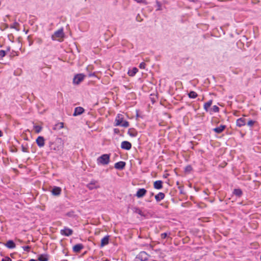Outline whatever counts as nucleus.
Wrapping results in <instances>:
<instances>
[{
	"mask_svg": "<svg viewBox=\"0 0 261 261\" xmlns=\"http://www.w3.org/2000/svg\"><path fill=\"white\" fill-rule=\"evenodd\" d=\"M155 97H156V95L154 94H151L150 95V98L152 103H154L156 101V98H155Z\"/></svg>",
	"mask_w": 261,
	"mask_h": 261,
	"instance_id": "nucleus-33",
	"label": "nucleus"
},
{
	"mask_svg": "<svg viewBox=\"0 0 261 261\" xmlns=\"http://www.w3.org/2000/svg\"><path fill=\"white\" fill-rule=\"evenodd\" d=\"M33 127L36 134H39L42 129V127L40 125H34Z\"/></svg>",
	"mask_w": 261,
	"mask_h": 261,
	"instance_id": "nucleus-31",
	"label": "nucleus"
},
{
	"mask_svg": "<svg viewBox=\"0 0 261 261\" xmlns=\"http://www.w3.org/2000/svg\"><path fill=\"white\" fill-rule=\"evenodd\" d=\"M3 135V133L2 130H0V137H2Z\"/></svg>",
	"mask_w": 261,
	"mask_h": 261,
	"instance_id": "nucleus-49",
	"label": "nucleus"
},
{
	"mask_svg": "<svg viewBox=\"0 0 261 261\" xmlns=\"http://www.w3.org/2000/svg\"><path fill=\"white\" fill-rule=\"evenodd\" d=\"M32 44H33L32 42H30V44H29L30 45H31Z\"/></svg>",
	"mask_w": 261,
	"mask_h": 261,
	"instance_id": "nucleus-53",
	"label": "nucleus"
},
{
	"mask_svg": "<svg viewBox=\"0 0 261 261\" xmlns=\"http://www.w3.org/2000/svg\"><path fill=\"white\" fill-rule=\"evenodd\" d=\"M233 194L238 197H240L243 195V192L241 189H235L233 191Z\"/></svg>",
	"mask_w": 261,
	"mask_h": 261,
	"instance_id": "nucleus-26",
	"label": "nucleus"
},
{
	"mask_svg": "<svg viewBox=\"0 0 261 261\" xmlns=\"http://www.w3.org/2000/svg\"><path fill=\"white\" fill-rule=\"evenodd\" d=\"M85 112V109L81 107H77L74 109L73 114V116H76L82 114Z\"/></svg>",
	"mask_w": 261,
	"mask_h": 261,
	"instance_id": "nucleus-13",
	"label": "nucleus"
},
{
	"mask_svg": "<svg viewBox=\"0 0 261 261\" xmlns=\"http://www.w3.org/2000/svg\"><path fill=\"white\" fill-rule=\"evenodd\" d=\"M137 117H138L139 116V115L138 113H137V115H136Z\"/></svg>",
	"mask_w": 261,
	"mask_h": 261,
	"instance_id": "nucleus-57",
	"label": "nucleus"
},
{
	"mask_svg": "<svg viewBox=\"0 0 261 261\" xmlns=\"http://www.w3.org/2000/svg\"><path fill=\"white\" fill-rule=\"evenodd\" d=\"M64 36V33L63 32V29L62 28L59 29L56 31L54 35H52L53 40H54V37L62 38Z\"/></svg>",
	"mask_w": 261,
	"mask_h": 261,
	"instance_id": "nucleus-10",
	"label": "nucleus"
},
{
	"mask_svg": "<svg viewBox=\"0 0 261 261\" xmlns=\"http://www.w3.org/2000/svg\"><path fill=\"white\" fill-rule=\"evenodd\" d=\"M60 233L62 236H64L66 237H69L72 234L73 230L70 228L65 227L63 229L61 230Z\"/></svg>",
	"mask_w": 261,
	"mask_h": 261,
	"instance_id": "nucleus-6",
	"label": "nucleus"
},
{
	"mask_svg": "<svg viewBox=\"0 0 261 261\" xmlns=\"http://www.w3.org/2000/svg\"><path fill=\"white\" fill-rule=\"evenodd\" d=\"M49 255L48 254H41L38 257L39 261H48Z\"/></svg>",
	"mask_w": 261,
	"mask_h": 261,
	"instance_id": "nucleus-20",
	"label": "nucleus"
},
{
	"mask_svg": "<svg viewBox=\"0 0 261 261\" xmlns=\"http://www.w3.org/2000/svg\"><path fill=\"white\" fill-rule=\"evenodd\" d=\"M168 236V233L167 232H164L161 234V238L163 239H166Z\"/></svg>",
	"mask_w": 261,
	"mask_h": 261,
	"instance_id": "nucleus-42",
	"label": "nucleus"
},
{
	"mask_svg": "<svg viewBox=\"0 0 261 261\" xmlns=\"http://www.w3.org/2000/svg\"><path fill=\"white\" fill-rule=\"evenodd\" d=\"M61 188L59 187H54L51 190V194L54 196H59L61 193Z\"/></svg>",
	"mask_w": 261,
	"mask_h": 261,
	"instance_id": "nucleus-16",
	"label": "nucleus"
},
{
	"mask_svg": "<svg viewBox=\"0 0 261 261\" xmlns=\"http://www.w3.org/2000/svg\"><path fill=\"white\" fill-rule=\"evenodd\" d=\"M83 248H84V246L83 244H77L73 246L72 250L74 252L79 253Z\"/></svg>",
	"mask_w": 261,
	"mask_h": 261,
	"instance_id": "nucleus-18",
	"label": "nucleus"
},
{
	"mask_svg": "<svg viewBox=\"0 0 261 261\" xmlns=\"http://www.w3.org/2000/svg\"><path fill=\"white\" fill-rule=\"evenodd\" d=\"M19 25V23H18V22H14V23H13L12 25H11V26H10V28H11V29H15V30H17V31H18L19 30H18V29H17V28H16V27H15L16 25Z\"/></svg>",
	"mask_w": 261,
	"mask_h": 261,
	"instance_id": "nucleus-39",
	"label": "nucleus"
},
{
	"mask_svg": "<svg viewBox=\"0 0 261 261\" xmlns=\"http://www.w3.org/2000/svg\"><path fill=\"white\" fill-rule=\"evenodd\" d=\"M97 183V181L95 180H92L90 183L87 184V187L90 190H92L93 189H96L99 188V186L96 185Z\"/></svg>",
	"mask_w": 261,
	"mask_h": 261,
	"instance_id": "nucleus-8",
	"label": "nucleus"
},
{
	"mask_svg": "<svg viewBox=\"0 0 261 261\" xmlns=\"http://www.w3.org/2000/svg\"><path fill=\"white\" fill-rule=\"evenodd\" d=\"M64 126L63 122H60L56 124L53 127V129L54 130H59L62 128Z\"/></svg>",
	"mask_w": 261,
	"mask_h": 261,
	"instance_id": "nucleus-28",
	"label": "nucleus"
},
{
	"mask_svg": "<svg viewBox=\"0 0 261 261\" xmlns=\"http://www.w3.org/2000/svg\"><path fill=\"white\" fill-rule=\"evenodd\" d=\"M127 134L132 137H135L138 135V132L134 128H130L127 131Z\"/></svg>",
	"mask_w": 261,
	"mask_h": 261,
	"instance_id": "nucleus-21",
	"label": "nucleus"
},
{
	"mask_svg": "<svg viewBox=\"0 0 261 261\" xmlns=\"http://www.w3.org/2000/svg\"><path fill=\"white\" fill-rule=\"evenodd\" d=\"M0 255H1V256H4V254L2 253V252H1V253H0Z\"/></svg>",
	"mask_w": 261,
	"mask_h": 261,
	"instance_id": "nucleus-54",
	"label": "nucleus"
},
{
	"mask_svg": "<svg viewBox=\"0 0 261 261\" xmlns=\"http://www.w3.org/2000/svg\"><path fill=\"white\" fill-rule=\"evenodd\" d=\"M104 261H110V260L108 259H106Z\"/></svg>",
	"mask_w": 261,
	"mask_h": 261,
	"instance_id": "nucleus-56",
	"label": "nucleus"
},
{
	"mask_svg": "<svg viewBox=\"0 0 261 261\" xmlns=\"http://www.w3.org/2000/svg\"><path fill=\"white\" fill-rule=\"evenodd\" d=\"M85 75L83 73H78L75 74L73 79V83L75 85L80 84L84 79Z\"/></svg>",
	"mask_w": 261,
	"mask_h": 261,
	"instance_id": "nucleus-5",
	"label": "nucleus"
},
{
	"mask_svg": "<svg viewBox=\"0 0 261 261\" xmlns=\"http://www.w3.org/2000/svg\"><path fill=\"white\" fill-rule=\"evenodd\" d=\"M29 261H38V260L36 259L32 258V259H30Z\"/></svg>",
	"mask_w": 261,
	"mask_h": 261,
	"instance_id": "nucleus-51",
	"label": "nucleus"
},
{
	"mask_svg": "<svg viewBox=\"0 0 261 261\" xmlns=\"http://www.w3.org/2000/svg\"><path fill=\"white\" fill-rule=\"evenodd\" d=\"M110 236L107 235L101 239L100 241V247L102 248L108 245L109 243Z\"/></svg>",
	"mask_w": 261,
	"mask_h": 261,
	"instance_id": "nucleus-14",
	"label": "nucleus"
},
{
	"mask_svg": "<svg viewBox=\"0 0 261 261\" xmlns=\"http://www.w3.org/2000/svg\"><path fill=\"white\" fill-rule=\"evenodd\" d=\"M256 122L255 121L253 120H249L247 122V125L250 127L252 126Z\"/></svg>",
	"mask_w": 261,
	"mask_h": 261,
	"instance_id": "nucleus-37",
	"label": "nucleus"
},
{
	"mask_svg": "<svg viewBox=\"0 0 261 261\" xmlns=\"http://www.w3.org/2000/svg\"><path fill=\"white\" fill-rule=\"evenodd\" d=\"M120 136H123V135H122V134H120Z\"/></svg>",
	"mask_w": 261,
	"mask_h": 261,
	"instance_id": "nucleus-58",
	"label": "nucleus"
},
{
	"mask_svg": "<svg viewBox=\"0 0 261 261\" xmlns=\"http://www.w3.org/2000/svg\"><path fill=\"white\" fill-rule=\"evenodd\" d=\"M92 76H95V73H89V77H91Z\"/></svg>",
	"mask_w": 261,
	"mask_h": 261,
	"instance_id": "nucleus-47",
	"label": "nucleus"
},
{
	"mask_svg": "<svg viewBox=\"0 0 261 261\" xmlns=\"http://www.w3.org/2000/svg\"><path fill=\"white\" fill-rule=\"evenodd\" d=\"M45 139L42 136H38L36 140V143L40 148L44 146Z\"/></svg>",
	"mask_w": 261,
	"mask_h": 261,
	"instance_id": "nucleus-12",
	"label": "nucleus"
},
{
	"mask_svg": "<svg viewBox=\"0 0 261 261\" xmlns=\"http://www.w3.org/2000/svg\"><path fill=\"white\" fill-rule=\"evenodd\" d=\"M74 211H70V212H69L65 214V215H66V216L69 217H73L74 216Z\"/></svg>",
	"mask_w": 261,
	"mask_h": 261,
	"instance_id": "nucleus-36",
	"label": "nucleus"
},
{
	"mask_svg": "<svg viewBox=\"0 0 261 261\" xmlns=\"http://www.w3.org/2000/svg\"><path fill=\"white\" fill-rule=\"evenodd\" d=\"M148 256L146 252L141 251L136 256L135 261H146L148 259Z\"/></svg>",
	"mask_w": 261,
	"mask_h": 261,
	"instance_id": "nucleus-4",
	"label": "nucleus"
},
{
	"mask_svg": "<svg viewBox=\"0 0 261 261\" xmlns=\"http://www.w3.org/2000/svg\"><path fill=\"white\" fill-rule=\"evenodd\" d=\"M134 212L138 214L141 216L146 217V215L142 212V211L139 208L135 207L133 209Z\"/></svg>",
	"mask_w": 261,
	"mask_h": 261,
	"instance_id": "nucleus-27",
	"label": "nucleus"
},
{
	"mask_svg": "<svg viewBox=\"0 0 261 261\" xmlns=\"http://www.w3.org/2000/svg\"><path fill=\"white\" fill-rule=\"evenodd\" d=\"M212 103H213L212 99H211L209 101H208L207 102L204 103V104L203 105V108L206 112H209L210 109V107L212 106Z\"/></svg>",
	"mask_w": 261,
	"mask_h": 261,
	"instance_id": "nucleus-23",
	"label": "nucleus"
},
{
	"mask_svg": "<svg viewBox=\"0 0 261 261\" xmlns=\"http://www.w3.org/2000/svg\"><path fill=\"white\" fill-rule=\"evenodd\" d=\"M22 247V248H23L24 251H27L28 252L30 251L31 246H23Z\"/></svg>",
	"mask_w": 261,
	"mask_h": 261,
	"instance_id": "nucleus-38",
	"label": "nucleus"
},
{
	"mask_svg": "<svg viewBox=\"0 0 261 261\" xmlns=\"http://www.w3.org/2000/svg\"><path fill=\"white\" fill-rule=\"evenodd\" d=\"M138 71V69L136 67H133L132 69L128 70L127 74L130 76H134Z\"/></svg>",
	"mask_w": 261,
	"mask_h": 261,
	"instance_id": "nucleus-25",
	"label": "nucleus"
},
{
	"mask_svg": "<svg viewBox=\"0 0 261 261\" xmlns=\"http://www.w3.org/2000/svg\"><path fill=\"white\" fill-rule=\"evenodd\" d=\"M18 51H15L14 50H12L10 53V57L11 58H12V57H14L15 56H18Z\"/></svg>",
	"mask_w": 261,
	"mask_h": 261,
	"instance_id": "nucleus-35",
	"label": "nucleus"
},
{
	"mask_svg": "<svg viewBox=\"0 0 261 261\" xmlns=\"http://www.w3.org/2000/svg\"><path fill=\"white\" fill-rule=\"evenodd\" d=\"M110 154H103L98 157L97 159V162L98 165H108L110 161Z\"/></svg>",
	"mask_w": 261,
	"mask_h": 261,
	"instance_id": "nucleus-3",
	"label": "nucleus"
},
{
	"mask_svg": "<svg viewBox=\"0 0 261 261\" xmlns=\"http://www.w3.org/2000/svg\"><path fill=\"white\" fill-rule=\"evenodd\" d=\"M146 64L142 62L139 64V68L141 69H144L145 68Z\"/></svg>",
	"mask_w": 261,
	"mask_h": 261,
	"instance_id": "nucleus-41",
	"label": "nucleus"
},
{
	"mask_svg": "<svg viewBox=\"0 0 261 261\" xmlns=\"http://www.w3.org/2000/svg\"><path fill=\"white\" fill-rule=\"evenodd\" d=\"M5 245L6 247H7L9 249H13L16 247V244L15 242L12 240H8L5 244Z\"/></svg>",
	"mask_w": 261,
	"mask_h": 261,
	"instance_id": "nucleus-19",
	"label": "nucleus"
},
{
	"mask_svg": "<svg viewBox=\"0 0 261 261\" xmlns=\"http://www.w3.org/2000/svg\"><path fill=\"white\" fill-rule=\"evenodd\" d=\"M21 150H22V151H23L24 152H28V149L27 148H25L23 146V145H21Z\"/></svg>",
	"mask_w": 261,
	"mask_h": 261,
	"instance_id": "nucleus-43",
	"label": "nucleus"
},
{
	"mask_svg": "<svg viewBox=\"0 0 261 261\" xmlns=\"http://www.w3.org/2000/svg\"><path fill=\"white\" fill-rule=\"evenodd\" d=\"M193 170V168L191 166V165H187L185 168V172L186 173H190V172Z\"/></svg>",
	"mask_w": 261,
	"mask_h": 261,
	"instance_id": "nucleus-32",
	"label": "nucleus"
},
{
	"mask_svg": "<svg viewBox=\"0 0 261 261\" xmlns=\"http://www.w3.org/2000/svg\"><path fill=\"white\" fill-rule=\"evenodd\" d=\"M156 3L157 6L159 7V8L158 9V10H160V7L161 6V3L158 1H156Z\"/></svg>",
	"mask_w": 261,
	"mask_h": 261,
	"instance_id": "nucleus-46",
	"label": "nucleus"
},
{
	"mask_svg": "<svg viewBox=\"0 0 261 261\" xmlns=\"http://www.w3.org/2000/svg\"><path fill=\"white\" fill-rule=\"evenodd\" d=\"M126 163L123 161H120L114 164V168L117 170H122L124 169Z\"/></svg>",
	"mask_w": 261,
	"mask_h": 261,
	"instance_id": "nucleus-11",
	"label": "nucleus"
},
{
	"mask_svg": "<svg viewBox=\"0 0 261 261\" xmlns=\"http://www.w3.org/2000/svg\"><path fill=\"white\" fill-rule=\"evenodd\" d=\"M10 49H11L10 46H8V47H7V49H6V52H7V51H10Z\"/></svg>",
	"mask_w": 261,
	"mask_h": 261,
	"instance_id": "nucleus-48",
	"label": "nucleus"
},
{
	"mask_svg": "<svg viewBox=\"0 0 261 261\" xmlns=\"http://www.w3.org/2000/svg\"><path fill=\"white\" fill-rule=\"evenodd\" d=\"M63 144L61 138H57L55 141L49 142V147L50 150L57 151L62 149Z\"/></svg>",
	"mask_w": 261,
	"mask_h": 261,
	"instance_id": "nucleus-2",
	"label": "nucleus"
},
{
	"mask_svg": "<svg viewBox=\"0 0 261 261\" xmlns=\"http://www.w3.org/2000/svg\"><path fill=\"white\" fill-rule=\"evenodd\" d=\"M178 188L180 190V194H185V192L184 191V186H179L178 187Z\"/></svg>",
	"mask_w": 261,
	"mask_h": 261,
	"instance_id": "nucleus-40",
	"label": "nucleus"
},
{
	"mask_svg": "<svg viewBox=\"0 0 261 261\" xmlns=\"http://www.w3.org/2000/svg\"><path fill=\"white\" fill-rule=\"evenodd\" d=\"M15 254V253H11L10 254V256L13 258L14 257V255Z\"/></svg>",
	"mask_w": 261,
	"mask_h": 261,
	"instance_id": "nucleus-50",
	"label": "nucleus"
},
{
	"mask_svg": "<svg viewBox=\"0 0 261 261\" xmlns=\"http://www.w3.org/2000/svg\"><path fill=\"white\" fill-rule=\"evenodd\" d=\"M163 182L162 180H158L153 182V188L157 190H160L163 188Z\"/></svg>",
	"mask_w": 261,
	"mask_h": 261,
	"instance_id": "nucleus-17",
	"label": "nucleus"
},
{
	"mask_svg": "<svg viewBox=\"0 0 261 261\" xmlns=\"http://www.w3.org/2000/svg\"><path fill=\"white\" fill-rule=\"evenodd\" d=\"M114 126L128 127L129 126V122L124 119L123 115L118 114L115 118Z\"/></svg>",
	"mask_w": 261,
	"mask_h": 261,
	"instance_id": "nucleus-1",
	"label": "nucleus"
},
{
	"mask_svg": "<svg viewBox=\"0 0 261 261\" xmlns=\"http://www.w3.org/2000/svg\"><path fill=\"white\" fill-rule=\"evenodd\" d=\"M6 55V51L0 50V60Z\"/></svg>",
	"mask_w": 261,
	"mask_h": 261,
	"instance_id": "nucleus-34",
	"label": "nucleus"
},
{
	"mask_svg": "<svg viewBox=\"0 0 261 261\" xmlns=\"http://www.w3.org/2000/svg\"><path fill=\"white\" fill-rule=\"evenodd\" d=\"M147 192V190L144 188L139 189L135 196L138 198H142L146 195Z\"/></svg>",
	"mask_w": 261,
	"mask_h": 261,
	"instance_id": "nucleus-9",
	"label": "nucleus"
},
{
	"mask_svg": "<svg viewBox=\"0 0 261 261\" xmlns=\"http://www.w3.org/2000/svg\"><path fill=\"white\" fill-rule=\"evenodd\" d=\"M176 184H177V185H178L179 184V182L177 181L176 182Z\"/></svg>",
	"mask_w": 261,
	"mask_h": 261,
	"instance_id": "nucleus-55",
	"label": "nucleus"
},
{
	"mask_svg": "<svg viewBox=\"0 0 261 261\" xmlns=\"http://www.w3.org/2000/svg\"><path fill=\"white\" fill-rule=\"evenodd\" d=\"M132 147L131 143L127 141H123L121 142V148L122 149L129 150Z\"/></svg>",
	"mask_w": 261,
	"mask_h": 261,
	"instance_id": "nucleus-7",
	"label": "nucleus"
},
{
	"mask_svg": "<svg viewBox=\"0 0 261 261\" xmlns=\"http://www.w3.org/2000/svg\"><path fill=\"white\" fill-rule=\"evenodd\" d=\"M114 133L115 134H119L120 130L118 128H115L114 129Z\"/></svg>",
	"mask_w": 261,
	"mask_h": 261,
	"instance_id": "nucleus-45",
	"label": "nucleus"
},
{
	"mask_svg": "<svg viewBox=\"0 0 261 261\" xmlns=\"http://www.w3.org/2000/svg\"><path fill=\"white\" fill-rule=\"evenodd\" d=\"M246 124V119L244 118H240L237 120L236 125L239 127L244 126Z\"/></svg>",
	"mask_w": 261,
	"mask_h": 261,
	"instance_id": "nucleus-22",
	"label": "nucleus"
},
{
	"mask_svg": "<svg viewBox=\"0 0 261 261\" xmlns=\"http://www.w3.org/2000/svg\"><path fill=\"white\" fill-rule=\"evenodd\" d=\"M198 94L196 92L193 91H191L188 93V96L190 98H195L197 97Z\"/></svg>",
	"mask_w": 261,
	"mask_h": 261,
	"instance_id": "nucleus-29",
	"label": "nucleus"
},
{
	"mask_svg": "<svg viewBox=\"0 0 261 261\" xmlns=\"http://www.w3.org/2000/svg\"><path fill=\"white\" fill-rule=\"evenodd\" d=\"M226 126L225 125L221 124L218 127L214 128L212 130H213V131H214L215 133H216L217 134H221V133H222L224 131V130L226 128Z\"/></svg>",
	"mask_w": 261,
	"mask_h": 261,
	"instance_id": "nucleus-15",
	"label": "nucleus"
},
{
	"mask_svg": "<svg viewBox=\"0 0 261 261\" xmlns=\"http://www.w3.org/2000/svg\"><path fill=\"white\" fill-rule=\"evenodd\" d=\"M219 110H220L218 106L215 105V106H213V107L210 109L209 112H210V114H212V112H218L219 111Z\"/></svg>",
	"mask_w": 261,
	"mask_h": 261,
	"instance_id": "nucleus-30",
	"label": "nucleus"
},
{
	"mask_svg": "<svg viewBox=\"0 0 261 261\" xmlns=\"http://www.w3.org/2000/svg\"><path fill=\"white\" fill-rule=\"evenodd\" d=\"M2 261H12V259L8 256H6L2 259Z\"/></svg>",
	"mask_w": 261,
	"mask_h": 261,
	"instance_id": "nucleus-44",
	"label": "nucleus"
},
{
	"mask_svg": "<svg viewBox=\"0 0 261 261\" xmlns=\"http://www.w3.org/2000/svg\"><path fill=\"white\" fill-rule=\"evenodd\" d=\"M165 197V195L164 193L159 192L157 195H155V199L157 202H159L163 199Z\"/></svg>",
	"mask_w": 261,
	"mask_h": 261,
	"instance_id": "nucleus-24",
	"label": "nucleus"
},
{
	"mask_svg": "<svg viewBox=\"0 0 261 261\" xmlns=\"http://www.w3.org/2000/svg\"><path fill=\"white\" fill-rule=\"evenodd\" d=\"M153 195H154L153 193L151 192V193H150V196H151H151H153Z\"/></svg>",
	"mask_w": 261,
	"mask_h": 261,
	"instance_id": "nucleus-52",
	"label": "nucleus"
}]
</instances>
